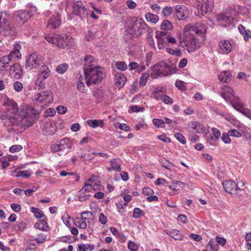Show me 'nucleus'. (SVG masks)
I'll return each mask as SVG.
<instances>
[{
	"label": "nucleus",
	"instance_id": "f257e3e1",
	"mask_svg": "<svg viewBox=\"0 0 251 251\" xmlns=\"http://www.w3.org/2000/svg\"><path fill=\"white\" fill-rule=\"evenodd\" d=\"M6 112L1 116L5 126H17L26 128L33 125L37 120L39 113L34 108L29 107L25 111L19 110L17 103L12 99H7L4 102Z\"/></svg>",
	"mask_w": 251,
	"mask_h": 251
},
{
	"label": "nucleus",
	"instance_id": "f03ea898",
	"mask_svg": "<svg viewBox=\"0 0 251 251\" xmlns=\"http://www.w3.org/2000/svg\"><path fill=\"white\" fill-rule=\"evenodd\" d=\"M220 93L221 96L226 102H229L232 107L238 111L242 113L243 111L246 109L244 107V102L239 97L234 95V92L230 87L224 85L222 87L221 91Z\"/></svg>",
	"mask_w": 251,
	"mask_h": 251
},
{
	"label": "nucleus",
	"instance_id": "7ed1b4c3",
	"mask_svg": "<svg viewBox=\"0 0 251 251\" xmlns=\"http://www.w3.org/2000/svg\"><path fill=\"white\" fill-rule=\"evenodd\" d=\"M84 75L86 79V82L88 86L92 84H95L101 81L104 75V69L101 67H96L85 70Z\"/></svg>",
	"mask_w": 251,
	"mask_h": 251
},
{
	"label": "nucleus",
	"instance_id": "20e7f679",
	"mask_svg": "<svg viewBox=\"0 0 251 251\" xmlns=\"http://www.w3.org/2000/svg\"><path fill=\"white\" fill-rule=\"evenodd\" d=\"M8 13L6 11L0 12V34L7 37L14 36L16 34L15 27L8 23Z\"/></svg>",
	"mask_w": 251,
	"mask_h": 251
},
{
	"label": "nucleus",
	"instance_id": "39448f33",
	"mask_svg": "<svg viewBox=\"0 0 251 251\" xmlns=\"http://www.w3.org/2000/svg\"><path fill=\"white\" fill-rule=\"evenodd\" d=\"M188 27H184L183 29V37L182 39L179 36L180 43H183L182 47L184 48L188 52L194 51L197 48V41L194 34L187 30Z\"/></svg>",
	"mask_w": 251,
	"mask_h": 251
},
{
	"label": "nucleus",
	"instance_id": "423d86ee",
	"mask_svg": "<svg viewBox=\"0 0 251 251\" xmlns=\"http://www.w3.org/2000/svg\"><path fill=\"white\" fill-rule=\"evenodd\" d=\"M45 38L49 43L55 45L61 49H65L72 44L71 39L66 35L55 34L53 36H45Z\"/></svg>",
	"mask_w": 251,
	"mask_h": 251
},
{
	"label": "nucleus",
	"instance_id": "0eeeda50",
	"mask_svg": "<svg viewBox=\"0 0 251 251\" xmlns=\"http://www.w3.org/2000/svg\"><path fill=\"white\" fill-rule=\"evenodd\" d=\"M171 72L170 65L165 61H161L155 64L152 69L151 76L153 78L167 76Z\"/></svg>",
	"mask_w": 251,
	"mask_h": 251
},
{
	"label": "nucleus",
	"instance_id": "6e6552de",
	"mask_svg": "<svg viewBox=\"0 0 251 251\" xmlns=\"http://www.w3.org/2000/svg\"><path fill=\"white\" fill-rule=\"evenodd\" d=\"M195 4L197 10L195 11V14L198 17H201L211 12L213 7V3L211 0H197Z\"/></svg>",
	"mask_w": 251,
	"mask_h": 251
},
{
	"label": "nucleus",
	"instance_id": "1a4fd4ad",
	"mask_svg": "<svg viewBox=\"0 0 251 251\" xmlns=\"http://www.w3.org/2000/svg\"><path fill=\"white\" fill-rule=\"evenodd\" d=\"M50 74V72L48 66L46 65H42L40 68L38 76L35 80V85L39 88H43L44 87L45 83L44 81L48 78Z\"/></svg>",
	"mask_w": 251,
	"mask_h": 251
},
{
	"label": "nucleus",
	"instance_id": "9d476101",
	"mask_svg": "<svg viewBox=\"0 0 251 251\" xmlns=\"http://www.w3.org/2000/svg\"><path fill=\"white\" fill-rule=\"evenodd\" d=\"M42 63L40 56L36 53H32L27 57L25 67L28 71H30L37 68Z\"/></svg>",
	"mask_w": 251,
	"mask_h": 251
},
{
	"label": "nucleus",
	"instance_id": "9b49d317",
	"mask_svg": "<svg viewBox=\"0 0 251 251\" xmlns=\"http://www.w3.org/2000/svg\"><path fill=\"white\" fill-rule=\"evenodd\" d=\"M184 27H188L187 30L192 34H196L200 35H204L207 31L208 27L204 24L198 22L194 25L188 24Z\"/></svg>",
	"mask_w": 251,
	"mask_h": 251
},
{
	"label": "nucleus",
	"instance_id": "f8f14e48",
	"mask_svg": "<svg viewBox=\"0 0 251 251\" xmlns=\"http://www.w3.org/2000/svg\"><path fill=\"white\" fill-rule=\"evenodd\" d=\"M73 13L78 16L81 19H84L88 15L87 10L81 1H77L74 2L72 6Z\"/></svg>",
	"mask_w": 251,
	"mask_h": 251
},
{
	"label": "nucleus",
	"instance_id": "ddd939ff",
	"mask_svg": "<svg viewBox=\"0 0 251 251\" xmlns=\"http://www.w3.org/2000/svg\"><path fill=\"white\" fill-rule=\"evenodd\" d=\"M71 148L70 140L69 138L66 137L60 140L57 144H52L50 147V150L52 152H56Z\"/></svg>",
	"mask_w": 251,
	"mask_h": 251
},
{
	"label": "nucleus",
	"instance_id": "4468645a",
	"mask_svg": "<svg viewBox=\"0 0 251 251\" xmlns=\"http://www.w3.org/2000/svg\"><path fill=\"white\" fill-rule=\"evenodd\" d=\"M219 48L218 51L222 54H227L232 50V46L230 42L225 39H222L219 41Z\"/></svg>",
	"mask_w": 251,
	"mask_h": 251
},
{
	"label": "nucleus",
	"instance_id": "2eb2a0df",
	"mask_svg": "<svg viewBox=\"0 0 251 251\" xmlns=\"http://www.w3.org/2000/svg\"><path fill=\"white\" fill-rule=\"evenodd\" d=\"M33 100L36 104H40L45 102V104L50 102L51 100V97L50 93L47 91L37 93L34 96Z\"/></svg>",
	"mask_w": 251,
	"mask_h": 251
},
{
	"label": "nucleus",
	"instance_id": "dca6fc26",
	"mask_svg": "<svg viewBox=\"0 0 251 251\" xmlns=\"http://www.w3.org/2000/svg\"><path fill=\"white\" fill-rule=\"evenodd\" d=\"M146 26V24L141 20L136 21L130 28L131 33L135 36L140 35Z\"/></svg>",
	"mask_w": 251,
	"mask_h": 251
},
{
	"label": "nucleus",
	"instance_id": "f3484780",
	"mask_svg": "<svg viewBox=\"0 0 251 251\" xmlns=\"http://www.w3.org/2000/svg\"><path fill=\"white\" fill-rule=\"evenodd\" d=\"M9 71L11 76L16 79L20 78L23 74L22 67L18 63H13Z\"/></svg>",
	"mask_w": 251,
	"mask_h": 251
},
{
	"label": "nucleus",
	"instance_id": "a211bd4d",
	"mask_svg": "<svg viewBox=\"0 0 251 251\" xmlns=\"http://www.w3.org/2000/svg\"><path fill=\"white\" fill-rule=\"evenodd\" d=\"M176 12L179 20H182L186 18L188 14V9L184 5H177L176 6Z\"/></svg>",
	"mask_w": 251,
	"mask_h": 251
},
{
	"label": "nucleus",
	"instance_id": "6ab92c4d",
	"mask_svg": "<svg viewBox=\"0 0 251 251\" xmlns=\"http://www.w3.org/2000/svg\"><path fill=\"white\" fill-rule=\"evenodd\" d=\"M224 190L231 194H236V183L231 180H225L223 182Z\"/></svg>",
	"mask_w": 251,
	"mask_h": 251
},
{
	"label": "nucleus",
	"instance_id": "aec40b11",
	"mask_svg": "<svg viewBox=\"0 0 251 251\" xmlns=\"http://www.w3.org/2000/svg\"><path fill=\"white\" fill-rule=\"evenodd\" d=\"M84 61L85 63L83 66V72L85 70H89L97 67L95 66L96 61L94 57L91 55H86L84 58Z\"/></svg>",
	"mask_w": 251,
	"mask_h": 251
},
{
	"label": "nucleus",
	"instance_id": "412c9836",
	"mask_svg": "<svg viewBox=\"0 0 251 251\" xmlns=\"http://www.w3.org/2000/svg\"><path fill=\"white\" fill-rule=\"evenodd\" d=\"M13 62L6 55L0 58V71H6L12 66Z\"/></svg>",
	"mask_w": 251,
	"mask_h": 251
},
{
	"label": "nucleus",
	"instance_id": "4be33fe9",
	"mask_svg": "<svg viewBox=\"0 0 251 251\" xmlns=\"http://www.w3.org/2000/svg\"><path fill=\"white\" fill-rule=\"evenodd\" d=\"M61 24V19L58 15L52 16L49 20L47 26L50 29L57 28Z\"/></svg>",
	"mask_w": 251,
	"mask_h": 251
},
{
	"label": "nucleus",
	"instance_id": "5701e85b",
	"mask_svg": "<svg viewBox=\"0 0 251 251\" xmlns=\"http://www.w3.org/2000/svg\"><path fill=\"white\" fill-rule=\"evenodd\" d=\"M110 165V167L107 168V170L109 172H111L112 171L119 172L121 171V161L119 158H113L111 159Z\"/></svg>",
	"mask_w": 251,
	"mask_h": 251
},
{
	"label": "nucleus",
	"instance_id": "b1692460",
	"mask_svg": "<svg viewBox=\"0 0 251 251\" xmlns=\"http://www.w3.org/2000/svg\"><path fill=\"white\" fill-rule=\"evenodd\" d=\"M190 127L192 131L198 133H202L205 130L204 126L200 122L192 121L190 124Z\"/></svg>",
	"mask_w": 251,
	"mask_h": 251
},
{
	"label": "nucleus",
	"instance_id": "393cba45",
	"mask_svg": "<svg viewBox=\"0 0 251 251\" xmlns=\"http://www.w3.org/2000/svg\"><path fill=\"white\" fill-rule=\"evenodd\" d=\"M20 46L17 45L15 46L14 49L10 52L9 54L7 55L13 62L17 58H21L22 57L21 53L20 52Z\"/></svg>",
	"mask_w": 251,
	"mask_h": 251
},
{
	"label": "nucleus",
	"instance_id": "a878e982",
	"mask_svg": "<svg viewBox=\"0 0 251 251\" xmlns=\"http://www.w3.org/2000/svg\"><path fill=\"white\" fill-rule=\"evenodd\" d=\"M219 23L223 26H227L231 23L233 18L228 15L220 14L218 17Z\"/></svg>",
	"mask_w": 251,
	"mask_h": 251
},
{
	"label": "nucleus",
	"instance_id": "bb28decb",
	"mask_svg": "<svg viewBox=\"0 0 251 251\" xmlns=\"http://www.w3.org/2000/svg\"><path fill=\"white\" fill-rule=\"evenodd\" d=\"M231 78V74L228 71L222 72L218 75V79L219 81L224 83H228L230 82Z\"/></svg>",
	"mask_w": 251,
	"mask_h": 251
},
{
	"label": "nucleus",
	"instance_id": "cd10ccee",
	"mask_svg": "<svg viewBox=\"0 0 251 251\" xmlns=\"http://www.w3.org/2000/svg\"><path fill=\"white\" fill-rule=\"evenodd\" d=\"M126 80V76L121 73H117L115 75L114 81L116 86L119 88H122L124 86Z\"/></svg>",
	"mask_w": 251,
	"mask_h": 251
},
{
	"label": "nucleus",
	"instance_id": "c85d7f7f",
	"mask_svg": "<svg viewBox=\"0 0 251 251\" xmlns=\"http://www.w3.org/2000/svg\"><path fill=\"white\" fill-rule=\"evenodd\" d=\"M167 235L176 240H181L182 238L181 233L179 230L176 229H169L166 231Z\"/></svg>",
	"mask_w": 251,
	"mask_h": 251
},
{
	"label": "nucleus",
	"instance_id": "c756f323",
	"mask_svg": "<svg viewBox=\"0 0 251 251\" xmlns=\"http://www.w3.org/2000/svg\"><path fill=\"white\" fill-rule=\"evenodd\" d=\"M31 17L30 14L27 13L25 10L21 11L20 13L17 16V20L21 24H24Z\"/></svg>",
	"mask_w": 251,
	"mask_h": 251
},
{
	"label": "nucleus",
	"instance_id": "7c9ffc66",
	"mask_svg": "<svg viewBox=\"0 0 251 251\" xmlns=\"http://www.w3.org/2000/svg\"><path fill=\"white\" fill-rule=\"evenodd\" d=\"M87 124L89 126L94 128L103 126V121L102 120H89L87 121Z\"/></svg>",
	"mask_w": 251,
	"mask_h": 251
},
{
	"label": "nucleus",
	"instance_id": "2f4dec72",
	"mask_svg": "<svg viewBox=\"0 0 251 251\" xmlns=\"http://www.w3.org/2000/svg\"><path fill=\"white\" fill-rule=\"evenodd\" d=\"M34 227L42 231H47L49 228L47 223L44 220H39L34 225Z\"/></svg>",
	"mask_w": 251,
	"mask_h": 251
},
{
	"label": "nucleus",
	"instance_id": "473e14b6",
	"mask_svg": "<svg viewBox=\"0 0 251 251\" xmlns=\"http://www.w3.org/2000/svg\"><path fill=\"white\" fill-rule=\"evenodd\" d=\"M74 223L75 226L82 229H85L87 226L86 221H83L82 218L79 217L75 218L74 220Z\"/></svg>",
	"mask_w": 251,
	"mask_h": 251
},
{
	"label": "nucleus",
	"instance_id": "72a5a7b5",
	"mask_svg": "<svg viewBox=\"0 0 251 251\" xmlns=\"http://www.w3.org/2000/svg\"><path fill=\"white\" fill-rule=\"evenodd\" d=\"M145 18L148 22H152V23H156L159 20V17L157 15L153 14L151 13H147L145 15Z\"/></svg>",
	"mask_w": 251,
	"mask_h": 251
},
{
	"label": "nucleus",
	"instance_id": "f704fd0d",
	"mask_svg": "<svg viewBox=\"0 0 251 251\" xmlns=\"http://www.w3.org/2000/svg\"><path fill=\"white\" fill-rule=\"evenodd\" d=\"M167 53L176 56L180 57L182 55V52L179 49L176 48L174 50L170 48H167L166 49Z\"/></svg>",
	"mask_w": 251,
	"mask_h": 251
},
{
	"label": "nucleus",
	"instance_id": "c9c22d12",
	"mask_svg": "<svg viewBox=\"0 0 251 251\" xmlns=\"http://www.w3.org/2000/svg\"><path fill=\"white\" fill-rule=\"evenodd\" d=\"M31 175V173L29 170L19 171L15 175L16 177H22L28 178Z\"/></svg>",
	"mask_w": 251,
	"mask_h": 251
},
{
	"label": "nucleus",
	"instance_id": "e433bc0d",
	"mask_svg": "<svg viewBox=\"0 0 251 251\" xmlns=\"http://www.w3.org/2000/svg\"><path fill=\"white\" fill-rule=\"evenodd\" d=\"M173 26L172 24L168 20H164L161 25L162 29L165 30H169L173 29Z\"/></svg>",
	"mask_w": 251,
	"mask_h": 251
},
{
	"label": "nucleus",
	"instance_id": "4c0bfd02",
	"mask_svg": "<svg viewBox=\"0 0 251 251\" xmlns=\"http://www.w3.org/2000/svg\"><path fill=\"white\" fill-rule=\"evenodd\" d=\"M83 80V77L81 75H80L78 80L77 88L78 90L80 92L82 93H85V86L84 82L82 81Z\"/></svg>",
	"mask_w": 251,
	"mask_h": 251
},
{
	"label": "nucleus",
	"instance_id": "58836bf2",
	"mask_svg": "<svg viewBox=\"0 0 251 251\" xmlns=\"http://www.w3.org/2000/svg\"><path fill=\"white\" fill-rule=\"evenodd\" d=\"M30 211L34 214V216L36 218H40L44 216L43 212L39 208L31 207L30 208Z\"/></svg>",
	"mask_w": 251,
	"mask_h": 251
},
{
	"label": "nucleus",
	"instance_id": "ea45409f",
	"mask_svg": "<svg viewBox=\"0 0 251 251\" xmlns=\"http://www.w3.org/2000/svg\"><path fill=\"white\" fill-rule=\"evenodd\" d=\"M144 215V212L139 208H135L133 210L132 217L138 219Z\"/></svg>",
	"mask_w": 251,
	"mask_h": 251
},
{
	"label": "nucleus",
	"instance_id": "a19ab883",
	"mask_svg": "<svg viewBox=\"0 0 251 251\" xmlns=\"http://www.w3.org/2000/svg\"><path fill=\"white\" fill-rule=\"evenodd\" d=\"M149 77V74L148 73H145L142 75L139 81V85L140 86H144L146 85Z\"/></svg>",
	"mask_w": 251,
	"mask_h": 251
},
{
	"label": "nucleus",
	"instance_id": "79ce46f5",
	"mask_svg": "<svg viewBox=\"0 0 251 251\" xmlns=\"http://www.w3.org/2000/svg\"><path fill=\"white\" fill-rule=\"evenodd\" d=\"M68 65L66 63L59 65L56 68V72L60 74L64 73L67 70Z\"/></svg>",
	"mask_w": 251,
	"mask_h": 251
},
{
	"label": "nucleus",
	"instance_id": "37998d69",
	"mask_svg": "<svg viewBox=\"0 0 251 251\" xmlns=\"http://www.w3.org/2000/svg\"><path fill=\"white\" fill-rule=\"evenodd\" d=\"M157 40L158 48L161 50L165 47L167 41L166 39L159 37H155Z\"/></svg>",
	"mask_w": 251,
	"mask_h": 251
},
{
	"label": "nucleus",
	"instance_id": "c03bdc74",
	"mask_svg": "<svg viewBox=\"0 0 251 251\" xmlns=\"http://www.w3.org/2000/svg\"><path fill=\"white\" fill-rule=\"evenodd\" d=\"M216 242L213 239H210L208 246L210 247L209 251H218L219 246L218 244H215Z\"/></svg>",
	"mask_w": 251,
	"mask_h": 251
},
{
	"label": "nucleus",
	"instance_id": "a18cd8bd",
	"mask_svg": "<svg viewBox=\"0 0 251 251\" xmlns=\"http://www.w3.org/2000/svg\"><path fill=\"white\" fill-rule=\"evenodd\" d=\"M56 127L53 124H50L47 126L45 127V131L48 134H52L55 131Z\"/></svg>",
	"mask_w": 251,
	"mask_h": 251
},
{
	"label": "nucleus",
	"instance_id": "49530a36",
	"mask_svg": "<svg viewBox=\"0 0 251 251\" xmlns=\"http://www.w3.org/2000/svg\"><path fill=\"white\" fill-rule=\"evenodd\" d=\"M90 195L86 192H83L82 194H80V190L78 193V200L80 201H84L87 200Z\"/></svg>",
	"mask_w": 251,
	"mask_h": 251
},
{
	"label": "nucleus",
	"instance_id": "de8ad7c7",
	"mask_svg": "<svg viewBox=\"0 0 251 251\" xmlns=\"http://www.w3.org/2000/svg\"><path fill=\"white\" fill-rule=\"evenodd\" d=\"M160 100L166 104H170L173 102V100L166 95L161 96Z\"/></svg>",
	"mask_w": 251,
	"mask_h": 251
},
{
	"label": "nucleus",
	"instance_id": "09e8293b",
	"mask_svg": "<svg viewBox=\"0 0 251 251\" xmlns=\"http://www.w3.org/2000/svg\"><path fill=\"white\" fill-rule=\"evenodd\" d=\"M153 124L157 127H164L165 126V122L161 119H154L152 120Z\"/></svg>",
	"mask_w": 251,
	"mask_h": 251
},
{
	"label": "nucleus",
	"instance_id": "8fccbe9b",
	"mask_svg": "<svg viewBox=\"0 0 251 251\" xmlns=\"http://www.w3.org/2000/svg\"><path fill=\"white\" fill-rule=\"evenodd\" d=\"M47 238V235L44 233H40L38 235V237L35 239V241L38 244L43 243Z\"/></svg>",
	"mask_w": 251,
	"mask_h": 251
},
{
	"label": "nucleus",
	"instance_id": "3c124183",
	"mask_svg": "<svg viewBox=\"0 0 251 251\" xmlns=\"http://www.w3.org/2000/svg\"><path fill=\"white\" fill-rule=\"evenodd\" d=\"M25 11L30 14L31 17L35 13L37 12V8L35 6L32 4H29L27 6V9Z\"/></svg>",
	"mask_w": 251,
	"mask_h": 251
},
{
	"label": "nucleus",
	"instance_id": "603ef678",
	"mask_svg": "<svg viewBox=\"0 0 251 251\" xmlns=\"http://www.w3.org/2000/svg\"><path fill=\"white\" fill-rule=\"evenodd\" d=\"M117 68L120 71H125L127 68V65L124 62L118 61L116 64Z\"/></svg>",
	"mask_w": 251,
	"mask_h": 251
},
{
	"label": "nucleus",
	"instance_id": "864d4df0",
	"mask_svg": "<svg viewBox=\"0 0 251 251\" xmlns=\"http://www.w3.org/2000/svg\"><path fill=\"white\" fill-rule=\"evenodd\" d=\"M175 137L176 138V139L180 142L183 145H185L186 143V140L185 138L180 133L177 132L174 135Z\"/></svg>",
	"mask_w": 251,
	"mask_h": 251
},
{
	"label": "nucleus",
	"instance_id": "5fc2aeb1",
	"mask_svg": "<svg viewBox=\"0 0 251 251\" xmlns=\"http://www.w3.org/2000/svg\"><path fill=\"white\" fill-rule=\"evenodd\" d=\"M128 248L131 251H137L138 246L134 242L129 241L128 243Z\"/></svg>",
	"mask_w": 251,
	"mask_h": 251
},
{
	"label": "nucleus",
	"instance_id": "6e6d98bb",
	"mask_svg": "<svg viewBox=\"0 0 251 251\" xmlns=\"http://www.w3.org/2000/svg\"><path fill=\"white\" fill-rule=\"evenodd\" d=\"M172 12V8L171 7L166 6L165 7L162 11V15L164 17H168L170 16Z\"/></svg>",
	"mask_w": 251,
	"mask_h": 251
},
{
	"label": "nucleus",
	"instance_id": "4d7b16f0",
	"mask_svg": "<svg viewBox=\"0 0 251 251\" xmlns=\"http://www.w3.org/2000/svg\"><path fill=\"white\" fill-rule=\"evenodd\" d=\"M93 184H85L82 188L80 190V194L83 192L89 193L92 189Z\"/></svg>",
	"mask_w": 251,
	"mask_h": 251
},
{
	"label": "nucleus",
	"instance_id": "13d9d810",
	"mask_svg": "<svg viewBox=\"0 0 251 251\" xmlns=\"http://www.w3.org/2000/svg\"><path fill=\"white\" fill-rule=\"evenodd\" d=\"M23 149V147L19 145H15L12 146L9 148V151L11 152L14 153L21 151Z\"/></svg>",
	"mask_w": 251,
	"mask_h": 251
},
{
	"label": "nucleus",
	"instance_id": "bf43d9fd",
	"mask_svg": "<svg viewBox=\"0 0 251 251\" xmlns=\"http://www.w3.org/2000/svg\"><path fill=\"white\" fill-rule=\"evenodd\" d=\"M13 88L15 91L21 92L23 88V84L19 81H16L13 84Z\"/></svg>",
	"mask_w": 251,
	"mask_h": 251
},
{
	"label": "nucleus",
	"instance_id": "052dcab7",
	"mask_svg": "<svg viewBox=\"0 0 251 251\" xmlns=\"http://www.w3.org/2000/svg\"><path fill=\"white\" fill-rule=\"evenodd\" d=\"M229 134L228 133H224L222 135V140L225 144H229L231 140L229 138Z\"/></svg>",
	"mask_w": 251,
	"mask_h": 251
},
{
	"label": "nucleus",
	"instance_id": "680f3d73",
	"mask_svg": "<svg viewBox=\"0 0 251 251\" xmlns=\"http://www.w3.org/2000/svg\"><path fill=\"white\" fill-rule=\"evenodd\" d=\"M228 133L230 136L236 137H240L242 135L241 133L236 129H231L228 131Z\"/></svg>",
	"mask_w": 251,
	"mask_h": 251
},
{
	"label": "nucleus",
	"instance_id": "e2e57ef3",
	"mask_svg": "<svg viewBox=\"0 0 251 251\" xmlns=\"http://www.w3.org/2000/svg\"><path fill=\"white\" fill-rule=\"evenodd\" d=\"M169 34H168L167 32L165 31H157L156 32L155 37H159L167 39Z\"/></svg>",
	"mask_w": 251,
	"mask_h": 251
},
{
	"label": "nucleus",
	"instance_id": "0e129e2a",
	"mask_svg": "<svg viewBox=\"0 0 251 251\" xmlns=\"http://www.w3.org/2000/svg\"><path fill=\"white\" fill-rule=\"evenodd\" d=\"M212 132L214 136L213 137L216 138L217 140L221 136V132H220V130L217 128H213L212 129Z\"/></svg>",
	"mask_w": 251,
	"mask_h": 251
},
{
	"label": "nucleus",
	"instance_id": "69168bd1",
	"mask_svg": "<svg viewBox=\"0 0 251 251\" xmlns=\"http://www.w3.org/2000/svg\"><path fill=\"white\" fill-rule=\"evenodd\" d=\"M56 113L55 110L53 108H48L45 111L46 116H53Z\"/></svg>",
	"mask_w": 251,
	"mask_h": 251
},
{
	"label": "nucleus",
	"instance_id": "338daca9",
	"mask_svg": "<svg viewBox=\"0 0 251 251\" xmlns=\"http://www.w3.org/2000/svg\"><path fill=\"white\" fill-rule=\"evenodd\" d=\"M56 110L58 113L64 114L67 112V108L65 106L59 105L57 107Z\"/></svg>",
	"mask_w": 251,
	"mask_h": 251
},
{
	"label": "nucleus",
	"instance_id": "774afa93",
	"mask_svg": "<svg viewBox=\"0 0 251 251\" xmlns=\"http://www.w3.org/2000/svg\"><path fill=\"white\" fill-rule=\"evenodd\" d=\"M11 209L16 212H19L21 210V206L17 203H13L11 204Z\"/></svg>",
	"mask_w": 251,
	"mask_h": 251
}]
</instances>
